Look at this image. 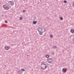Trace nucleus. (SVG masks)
<instances>
[{
  "mask_svg": "<svg viewBox=\"0 0 74 74\" xmlns=\"http://www.w3.org/2000/svg\"><path fill=\"white\" fill-rule=\"evenodd\" d=\"M38 30L39 32H42L43 33L45 32L46 31L45 28L44 27L41 28V27H39L38 29Z\"/></svg>",
  "mask_w": 74,
  "mask_h": 74,
  "instance_id": "obj_1",
  "label": "nucleus"
},
{
  "mask_svg": "<svg viewBox=\"0 0 74 74\" xmlns=\"http://www.w3.org/2000/svg\"><path fill=\"white\" fill-rule=\"evenodd\" d=\"M40 66H41V67L42 69H44V70L46 69L47 67V65H46V64H44V63H42Z\"/></svg>",
  "mask_w": 74,
  "mask_h": 74,
  "instance_id": "obj_2",
  "label": "nucleus"
},
{
  "mask_svg": "<svg viewBox=\"0 0 74 74\" xmlns=\"http://www.w3.org/2000/svg\"><path fill=\"white\" fill-rule=\"evenodd\" d=\"M3 7L5 10H8L10 9V7H7V5H4L3 6Z\"/></svg>",
  "mask_w": 74,
  "mask_h": 74,
  "instance_id": "obj_3",
  "label": "nucleus"
},
{
  "mask_svg": "<svg viewBox=\"0 0 74 74\" xmlns=\"http://www.w3.org/2000/svg\"><path fill=\"white\" fill-rule=\"evenodd\" d=\"M48 62L49 63H51L52 62V58H49L48 59Z\"/></svg>",
  "mask_w": 74,
  "mask_h": 74,
  "instance_id": "obj_4",
  "label": "nucleus"
},
{
  "mask_svg": "<svg viewBox=\"0 0 74 74\" xmlns=\"http://www.w3.org/2000/svg\"><path fill=\"white\" fill-rule=\"evenodd\" d=\"M8 3L11 5H14V2L12 1H9Z\"/></svg>",
  "mask_w": 74,
  "mask_h": 74,
  "instance_id": "obj_5",
  "label": "nucleus"
},
{
  "mask_svg": "<svg viewBox=\"0 0 74 74\" xmlns=\"http://www.w3.org/2000/svg\"><path fill=\"white\" fill-rule=\"evenodd\" d=\"M10 47L9 46L5 47V48L6 50H8L10 49Z\"/></svg>",
  "mask_w": 74,
  "mask_h": 74,
  "instance_id": "obj_6",
  "label": "nucleus"
},
{
  "mask_svg": "<svg viewBox=\"0 0 74 74\" xmlns=\"http://www.w3.org/2000/svg\"><path fill=\"white\" fill-rule=\"evenodd\" d=\"M39 32V34L40 35H42V34H43V33H42L43 32H41V31Z\"/></svg>",
  "mask_w": 74,
  "mask_h": 74,
  "instance_id": "obj_7",
  "label": "nucleus"
},
{
  "mask_svg": "<svg viewBox=\"0 0 74 74\" xmlns=\"http://www.w3.org/2000/svg\"><path fill=\"white\" fill-rule=\"evenodd\" d=\"M71 33H74V29H71Z\"/></svg>",
  "mask_w": 74,
  "mask_h": 74,
  "instance_id": "obj_8",
  "label": "nucleus"
},
{
  "mask_svg": "<svg viewBox=\"0 0 74 74\" xmlns=\"http://www.w3.org/2000/svg\"><path fill=\"white\" fill-rule=\"evenodd\" d=\"M21 70L22 71H25V70L24 69L22 68L21 69Z\"/></svg>",
  "mask_w": 74,
  "mask_h": 74,
  "instance_id": "obj_9",
  "label": "nucleus"
},
{
  "mask_svg": "<svg viewBox=\"0 0 74 74\" xmlns=\"http://www.w3.org/2000/svg\"><path fill=\"white\" fill-rule=\"evenodd\" d=\"M37 21H34L33 22V23H34V24H35L36 23H37Z\"/></svg>",
  "mask_w": 74,
  "mask_h": 74,
  "instance_id": "obj_10",
  "label": "nucleus"
},
{
  "mask_svg": "<svg viewBox=\"0 0 74 74\" xmlns=\"http://www.w3.org/2000/svg\"><path fill=\"white\" fill-rule=\"evenodd\" d=\"M23 18H22V17H20L19 18V19H20V20H22V19H23Z\"/></svg>",
  "mask_w": 74,
  "mask_h": 74,
  "instance_id": "obj_11",
  "label": "nucleus"
},
{
  "mask_svg": "<svg viewBox=\"0 0 74 74\" xmlns=\"http://www.w3.org/2000/svg\"><path fill=\"white\" fill-rule=\"evenodd\" d=\"M63 71V74H64V73H66V71L65 70H64V71Z\"/></svg>",
  "mask_w": 74,
  "mask_h": 74,
  "instance_id": "obj_12",
  "label": "nucleus"
},
{
  "mask_svg": "<svg viewBox=\"0 0 74 74\" xmlns=\"http://www.w3.org/2000/svg\"><path fill=\"white\" fill-rule=\"evenodd\" d=\"M53 48H54V49H55L57 48V47H56V46H54L53 47Z\"/></svg>",
  "mask_w": 74,
  "mask_h": 74,
  "instance_id": "obj_13",
  "label": "nucleus"
},
{
  "mask_svg": "<svg viewBox=\"0 0 74 74\" xmlns=\"http://www.w3.org/2000/svg\"><path fill=\"white\" fill-rule=\"evenodd\" d=\"M46 57L47 58H48L49 57V56L48 55H47Z\"/></svg>",
  "mask_w": 74,
  "mask_h": 74,
  "instance_id": "obj_14",
  "label": "nucleus"
},
{
  "mask_svg": "<svg viewBox=\"0 0 74 74\" xmlns=\"http://www.w3.org/2000/svg\"><path fill=\"white\" fill-rule=\"evenodd\" d=\"M60 20H63V18L62 17H60Z\"/></svg>",
  "mask_w": 74,
  "mask_h": 74,
  "instance_id": "obj_15",
  "label": "nucleus"
},
{
  "mask_svg": "<svg viewBox=\"0 0 74 74\" xmlns=\"http://www.w3.org/2000/svg\"><path fill=\"white\" fill-rule=\"evenodd\" d=\"M26 10H23L22 11V12H26Z\"/></svg>",
  "mask_w": 74,
  "mask_h": 74,
  "instance_id": "obj_16",
  "label": "nucleus"
},
{
  "mask_svg": "<svg viewBox=\"0 0 74 74\" xmlns=\"http://www.w3.org/2000/svg\"><path fill=\"white\" fill-rule=\"evenodd\" d=\"M64 2L65 3H67V1H66V0H65L64 1Z\"/></svg>",
  "mask_w": 74,
  "mask_h": 74,
  "instance_id": "obj_17",
  "label": "nucleus"
},
{
  "mask_svg": "<svg viewBox=\"0 0 74 74\" xmlns=\"http://www.w3.org/2000/svg\"><path fill=\"white\" fill-rule=\"evenodd\" d=\"M5 22L6 23H8V22L7 21H5Z\"/></svg>",
  "mask_w": 74,
  "mask_h": 74,
  "instance_id": "obj_18",
  "label": "nucleus"
},
{
  "mask_svg": "<svg viewBox=\"0 0 74 74\" xmlns=\"http://www.w3.org/2000/svg\"><path fill=\"white\" fill-rule=\"evenodd\" d=\"M64 70H64V68H63V69H62V71H64Z\"/></svg>",
  "mask_w": 74,
  "mask_h": 74,
  "instance_id": "obj_19",
  "label": "nucleus"
},
{
  "mask_svg": "<svg viewBox=\"0 0 74 74\" xmlns=\"http://www.w3.org/2000/svg\"><path fill=\"white\" fill-rule=\"evenodd\" d=\"M51 54H52V55H54V52H53L51 53Z\"/></svg>",
  "mask_w": 74,
  "mask_h": 74,
  "instance_id": "obj_20",
  "label": "nucleus"
},
{
  "mask_svg": "<svg viewBox=\"0 0 74 74\" xmlns=\"http://www.w3.org/2000/svg\"><path fill=\"white\" fill-rule=\"evenodd\" d=\"M53 36H52V35H50V37H51V38H52V37Z\"/></svg>",
  "mask_w": 74,
  "mask_h": 74,
  "instance_id": "obj_21",
  "label": "nucleus"
},
{
  "mask_svg": "<svg viewBox=\"0 0 74 74\" xmlns=\"http://www.w3.org/2000/svg\"><path fill=\"white\" fill-rule=\"evenodd\" d=\"M20 71H21V70H20L19 71H18V73H19Z\"/></svg>",
  "mask_w": 74,
  "mask_h": 74,
  "instance_id": "obj_22",
  "label": "nucleus"
}]
</instances>
